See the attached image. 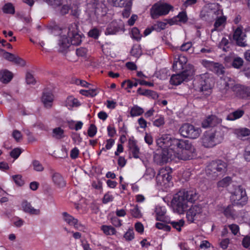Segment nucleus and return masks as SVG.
Returning <instances> with one entry per match:
<instances>
[{
	"label": "nucleus",
	"instance_id": "nucleus-1",
	"mask_svg": "<svg viewBox=\"0 0 250 250\" xmlns=\"http://www.w3.org/2000/svg\"><path fill=\"white\" fill-rule=\"evenodd\" d=\"M156 142L162 150L161 152L154 154V161L160 165L176 158L187 160L191 159L193 156L195 148L188 140L171 138L170 136L165 135Z\"/></svg>",
	"mask_w": 250,
	"mask_h": 250
},
{
	"label": "nucleus",
	"instance_id": "nucleus-2",
	"mask_svg": "<svg viewBox=\"0 0 250 250\" xmlns=\"http://www.w3.org/2000/svg\"><path fill=\"white\" fill-rule=\"evenodd\" d=\"M198 198V194L194 189L180 190L176 193L171 202L174 212L183 214L188 209V202L193 203Z\"/></svg>",
	"mask_w": 250,
	"mask_h": 250
},
{
	"label": "nucleus",
	"instance_id": "nucleus-3",
	"mask_svg": "<svg viewBox=\"0 0 250 250\" xmlns=\"http://www.w3.org/2000/svg\"><path fill=\"white\" fill-rule=\"evenodd\" d=\"M227 129L220 126L205 131L200 139L202 145L206 148H211L220 144L224 139Z\"/></svg>",
	"mask_w": 250,
	"mask_h": 250
},
{
	"label": "nucleus",
	"instance_id": "nucleus-4",
	"mask_svg": "<svg viewBox=\"0 0 250 250\" xmlns=\"http://www.w3.org/2000/svg\"><path fill=\"white\" fill-rule=\"evenodd\" d=\"M68 40L65 35H61L58 41V50L60 52L65 51L71 43L73 45H78V28L76 23L72 24L68 29Z\"/></svg>",
	"mask_w": 250,
	"mask_h": 250
},
{
	"label": "nucleus",
	"instance_id": "nucleus-5",
	"mask_svg": "<svg viewBox=\"0 0 250 250\" xmlns=\"http://www.w3.org/2000/svg\"><path fill=\"white\" fill-rule=\"evenodd\" d=\"M227 164L222 160L212 161L206 167V174L208 179L216 180L218 177L222 176L227 172Z\"/></svg>",
	"mask_w": 250,
	"mask_h": 250
},
{
	"label": "nucleus",
	"instance_id": "nucleus-6",
	"mask_svg": "<svg viewBox=\"0 0 250 250\" xmlns=\"http://www.w3.org/2000/svg\"><path fill=\"white\" fill-rule=\"evenodd\" d=\"M212 81L208 73L202 74L197 76L194 81V87L195 90L202 92L205 95H208L211 92Z\"/></svg>",
	"mask_w": 250,
	"mask_h": 250
},
{
	"label": "nucleus",
	"instance_id": "nucleus-7",
	"mask_svg": "<svg viewBox=\"0 0 250 250\" xmlns=\"http://www.w3.org/2000/svg\"><path fill=\"white\" fill-rule=\"evenodd\" d=\"M171 168L169 167L161 168L156 177L158 185L167 188L172 185Z\"/></svg>",
	"mask_w": 250,
	"mask_h": 250
},
{
	"label": "nucleus",
	"instance_id": "nucleus-8",
	"mask_svg": "<svg viewBox=\"0 0 250 250\" xmlns=\"http://www.w3.org/2000/svg\"><path fill=\"white\" fill-rule=\"evenodd\" d=\"M179 132L185 138L195 139L200 136L201 130L190 124L185 123L180 127Z\"/></svg>",
	"mask_w": 250,
	"mask_h": 250
},
{
	"label": "nucleus",
	"instance_id": "nucleus-9",
	"mask_svg": "<svg viewBox=\"0 0 250 250\" xmlns=\"http://www.w3.org/2000/svg\"><path fill=\"white\" fill-rule=\"evenodd\" d=\"M230 198L233 204L242 207L247 203L248 199L245 189L241 186L235 188Z\"/></svg>",
	"mask_w": 250,
	"mask_h": 250
},
{
	"label": "nucleus",
	"instance_id": "nucleus-10",
	"mask_svg": "<svg viewBox=\"0 0 250 250\" xmlns=\"http://www.w3.org/2000/svg\"><path fill=\"white\" fill-rule=\"evenodd\" d=\"M190 67L188 66L185 70H181L176 71L177 74H173L170 79V83L172 85H178L181 84L183 82H188L189 81L193 73L190 71Z\"/></svg>",
	"mask_w": 250,
	"mask_h": 250
},
{
	"label": "nucleus",
	"instance_id": "nucleus-11",
	"mask_svg": "<svg viewBox=\"0 0 250 250\" xmlns=\"http://www.w3.org/2000/svg\"><path fill=\"white\" fill-rule=\"evenodd\" d=\"M172 7L167 3H156L150 8V15L153 19L167 15Z\"/></svg>",
	"mask_w": 250,
	"mask_h": 250
},
{
	"label": "nucleus",
	"instance_id": "nucleus-12",
	"mask_svg": "<svg viewBox=\"0 0 250 250\" xmlns=\"http://www.w3.org/2000/svg\"><path fill=\"white\" fill-rule=\"evenodd\" d=\"M201 63L207 69L214 72L218 76L223 75L225 73V68L221 63L207 60H202Z\"/></svg>",
	"mask_w": 250,
	"mask_h": 250
},
{
	"label": "nucleus",
	"instance_id": "nucleus-13",
	"mask_svg": "<svg viewBox=\"0 0 250 250\" xmlns=\"http://www.w3.org/2000/svg\"><path fill=\"white\" fill-rule=\"evenodd\" d=\"M124 31L125 25L122 20L113 21L107 25L105 34L106 35H115Z\"/></svg>",
	"mask_w": 250,
	"mask_h": 250
},
{
	"label": "nucleus",
	"instance_id": "nucleus-14",
	"mask_svg": "<svg viewBox=\"0 0 250 250\" xmlns=\"http://www.w3.org/2000/svg\"><path fill=\"white\" fill-rule=\"evenodd\" d=\"M188 59L187 58L182 55H180L178 58H175V61L173 62L172 68L174 71H178L181 70H185L188 66L190 67V71L193 73L194 67L192 64L187 63Z\"/></svg>",
	"mask_w": 250,
	"mask_h": 250
},
{
	"label": "nucleus",
	"instance_id": "nucleus-15",
	"mask_svg": "<svg viewBox=\"0 0 250 250\" xmlns=\"http://www.w3.org/2000/svg\"><path fill=\"white\" fill-rule=\"evenodd\" d=\"M202 211L203 209L200 205L192 206L186 213V218L188 222L193 223L195 220H197Z\"/></svg>",
	"mask_w": 250,
	"mask_h": 250
},
{
	"label": "nucleus",
	"instance_id": "nucleus-16",
	"mask_svg": "<svg viewBox=\"0 0 250 250\" xmlns=\"http://www.w3.org/2000/svg\"><path fill=\"white\" fill-rule=\"evenodd\" d=\"M222 119L217 117L215 115H209L204 119L202 123V126L203 128H207L208 127H212L215 128L217 127L222 126Z\"/></svg>",
	"mask_w": 250,
	"mask_h": 250
},
{
	"label": "nucleus",
	"instance_id": "nucleus-17",
	"mask_svg": "<svg viewBox=\"0 0 250 250\" xmlns=\"http://www.w3.org/2000/svg\"><path fill=\"white\" fill-rule=\"evenodd\" d=\"M232 90L237 97L243 99H250V87L235 84L233 86Z\"/></svg>",
	"mask_w": 250,
	"mask_h": 250
},
{
	"label": "nucleus",
	"instance_id": "nucleus-18",
	"mask_svg": "<svg viewBox=\"0 0 250 250\" xmlns=\"http://www.w3.org/2000/svg\"><path fill=\"white\" fill-rule=\"evenodd\" d=\"M0 52L2 53L3 57L7 61L11 62L20 66L22 67L25 65V62L19 57L6 52L3 49H0Z\"/></svg>",
	"mask_w": 250,
	"mask_h": 250
},
{
	"label": "nucleus",
	"instance_id": "nucleus-19",
	"mask_svg": "<svg viewBox=\"0 0 250 250\" xmlns=\"http://www.w3.org/2000/svg\"><path fill=\"white\" fill-rule=\"evenodd\" d=\"M233 205L224 206L221 209V212L227 219L235 220L238 216L237 211L234 209Z\"/></svg>",
	"mask_w": 250,
	"mask_h": 250
},
{
	"label": "nucleus",
	"instance_id": "nucleus-20",
	"mask_svg": "<svg viewBox=\"0 0 250 250\" xmlns=\"http://www.w3.org/2000/svg\"><path fill=\"white\" fill-rule=\"evenodd\" d=\"M62 221L66 223L71 228L77 229L78 228V221L77 219L68 213L67 212H63L62 213Z\"/></svg>",
	"mask_w": 250,
	"mask_h": 250
},
{
	"label": "nucleus",
	"instance_id": "nucleus-21",
	"mask_svg": "<svg viewBox=\"0 0 250 250\" xmlns=\"http://www.w3.org/2000/svg\"><path fill=\"white\" fill-rule=\"evenodd\" d=\"M245 37L246 35L243 32L242 29L238 27L233 34V39L236 41L237 44L240 46H245Z\"/></svg>",
	"mask_w": 250,
	"mask_h": 250
},
{
	"label": "nucleus",
	"instance_id": "nucleus-22",
	"mask_svg": "<svg viewBox=\"0 0 250 250\" xmlns=\"http://www.w3.org/2000/svg\"><path fill=\"white\" fill-rule=\"evenodd\" d=\"M21 207L25 212L30 214L39 215L41 212L39 209L34 208L31 204L26 201L22 202Z\"/></svg>",
	"mask_w": 250,
	"mask_h": 250
},
{
	"label": "nucleus",
	"instance_id": "nucleus-23",
	"mask_svg": "<svg viewBox=\"0 0 250 250\" xmlns=\"http://www.w3.org/2000/svg\"><path fill=\"white\" fill-rule=\"evenodd\" d=\"M54 100V96L50 91L44 92L42 98V101L46 108L52 106Z\"/></svg>",
	"mask_w": 250,
	"mask_h": 250
},
{
	"label": "nucleus",
	"instance_id": "nucleus-24",
	"mask_svg": "<svg viewBox=\"0 0 250 250\" xmlns=\"http://www.w3.org/2000/svg\"><path fill=\"white\" fill-rule=\"evenodd\" d=\"M213 20L223 15V10L218 3H213L209 6Z\"/></svg>",
	"mask_w": 250,
	"mask_h": 250
},
{
	"label": "nucleus",
	"instance_id": "nucleus-25",
	"mask_svg": "<svg viewBox=\"0 0 250 250\" xmlns=\"http://www.w3.org/2000/svg\"><path fill=\"white\" fill-rule=\"evenodd\" d=\"M128 146L133 157L134 158H138L140 149L137 146L136 141L133 138H130L128 140Z\"/></svg>",
	"mask_w": 250,
	"mask_h": 250
},
{
	"label": "nucleus",
	"instance_id": "nucleus-26",
	"mask_svg": "<svg viewBox=\"0 0 250 250\" xmlns=\"http://www.w3.org/2000/svg\"><path fill=\"white\" fill-rule=\"evenodd\" d=\"M156 219L164 223L168 220L166 218V209L165 207L157 206L155 208Z\"/></svg>",
	"mask_w": 250,
	"mask_h": 250
},
{
	"label": "nucleus",
	"instance_id": "nucleus-27",
	"mask_svg": "<svg viewBox=\"0 0 250 250\" xmlns=\"http://www.w3.org/2000/svg\"><path fill=\"white\" fill-rule=\"evenodd\" d=\"M13 77V73L8 70L0 71V81L3 83H9Z\"/></svg>",
	"mask_w": 250,
	"mask_h": 250
},
{
	"label": "nucleus",
	"instance_id": "nucleus-28",
	"mask_svg": "<svg viewBox=\"0 0 250 250\" xmlns=\"http://www.w3.org/2000/svg\"><path fill=\"white\" fill-rule=\"evenodd\" d=\"M52 180L53 183L60 188L65 186V182L62 175L58 172H54L52 175Z\"/></svg>",
	"mask_w": 250,
	"mask_h": 250
},
{
	"label": "nucleus",
	"instance_id": "nucleus-29",
	"mask_svg": "<svg viewBox=\"0 0 250 250\" xmlns=\"http://www.w3.org/2000/svg\"><path fill=\"white\" fill-rule=\"evenodd\" d=\"M64 104L68 109L71 110L78 106V100L74 96H69L65 100Z\"/></svg>",
	"mask_w": 250,
	"mask_h": 250
},
{
	"label": "nucleus",
	"instance_id": "nucleus-30",
	"mask_svg": "<svg viewBox=\"0 0 250 250\" xmlns=\"http://www.w3.org/2000/svg\"><path fill=\"white\" fill-rule=\"evenodd\" d=\"M244 114V111L241 109H238L232 113H229L226 118L229 121H234L242 117Z\"/></svg>",
	"mask_w": 250,
	"mask_h": 250
},
{
	"label": "nucleus",
	"instance_id": "nucleus-31",
	"mask_svg": "<svg viewBox=\"0 0 250 250\" xmlns=\"http://www.w3.org/2000/svg\"><path fill=\"white\" fill-rule=\"evenodd\" d=\"M200 17L203 20L205 21H210L212 20H213L211 12L209 7L207 8L203 9L201 11Z\"/></svg>",
	"mask_w": 250,
	"mask_h": 250
},
{
	"label": "nucleus",
	"instance_id": "nucleus-32",
	"mask_svg": "<svg viewBox=\"0 0 250 250\" xmlns=\"http://www.w3.org/2000/svg\"><path fill=\"white\" fill-rule=\"evenodd\" d=\"M168 220V221L167 220L166 221V223L170 224L174 229H176L178 231H181V228L183 227L185 224V221L183 219H180L177 221Z\"/></svg>",
	"mask_w": 250,
	"mask_h": 250
},
{
	"label": "nucleus",
	"instance_id": "nucleus-33",
	"mask_svg": "<svg viewBox=\"0 0 250 250\" xmlns=\"http://www.w3.org/2000/svg\"><path fill=\"white\" fill-rule=\"evenodd\" d=\"M214 20H215V21L213 25V30H217L219 27L225 24L227 21V17L223 15Z\"/></svg>",
	"mask_w": 250,
	"mask_h": 250
},
{
	"label": "nucleus",
	"instance_id": "nucleus-34",
	"mask_svg": "<svg viewBox=\"0 0 250 250\" xmlns=\"http://www.w3.org/2000/svg\"><path fill=\"white\" fill-rule=\"evenodd\" d=\"M144 110L143 108L137 105H134L130 110V116L132 117L139 116L143 114Z\"/></svg>",
	"mask_w": 250,
	"mask_h": 250
},
{
	"label": "nucleus",
	"instance_id": "nucleus-35",
	"mask_svg": "<svg viewBox=\"0 0 250 250\" xmlns=\"http://www.w3.org/2000/svg\"><path fill=\"white\" fill-rule=\"evenodd\" d=\"M130 54L133 57L139 58L142 54L141 46L139 44H134L130 51Z\"/></svg>",
	"mask_w": 250,
	"mask_h": 250
},
{
	"label": "nucleus",
	"instance_id": "nucleus-36",
	"mask_svg": "<svg viewBox=\"0 0 250 250\" xmlns=\"http://www.w3.org/2000/svg\"><path fill=\"white\" fill-rule=\"evenodd\" d=\"M101 229L106 235H112L116 233L115 229L111 226L103 225L101 226Z\"/></svg>",
	"mask_w": 250,
	"mask_h": 250
},
{
	"label": "nucleus",
	"instance_id": "nucleus-37",
	"mask_svg": "<svg viewBox=\"0 0 250 250\" xmlns=\"http://www.w3.org/2000/svg\"><path fill=\"white\" fill-rule=\"evenodd\" d=\"M232 182V178L230 176H227L217 183L218 188H226L229 186Z\"/></svg>",
	"mask_w": 250,
	"mask_h": 250
},
{
	"label": "nucleus",
	"instance_id": "nucleus-38",
	"mask_svg": "<svg viewBox=\"0 0 250 250\" xmlns=\"http://www.w3.org/2000/svg\"><path fill=\"white\" fill-rule=\"evenodd\" d=\"M53 137L60 139L64 137V130L60 127L55 128L52 130Z\"/></svg>",
	"mask_w": 250,
	"mask_h": 250
},
{
	"label": "nucleus",
	"instance_id": "nucleus-39",
	"mask_svg": "<svg viewBox=\"0 0 250 250\" xmlns=\"http://www.w3.org/2000/svg\"><path fill=\"white\" fill-rule=\"evenodd\" d=\"M235 133L239 137H243L250 135V129L247 128H240L235 129Z\"/></svg>",
	"mask_w": 250,
	"mask_h": 250
},
{
	"label": "nucleus",
	"instance_id": "nucleus-40",
	"mask_svg": "<svg viewBox=\"0 0 250 250\" xmlns=\"http://www.w3.org/2000/svg\"><path fill=\"white\" fill-rule=\"evenodd\" d=\"M244 64V61L242 58L237 56H235L231 66L234 68L239 69Z\"/></svg>",
	"mask_w": 250,
	"mask_h": 250
},
{
	"label": "nucleus",
	"instance_id": "nucleus-41",
	"mask_svg": "<svg viewBox=\"0 0 250 250\" xmlns=\"http://www.w3.org/2000/svg\"><path fill=\"white\" fill-rule=\"evenodd\" d=\"M79 93L88 97H94L97 94L96 89H94L89 90L81 89L79 90Z\"/></svg>",
	"mask_w": 250,
	"mask_h": 250
},
{
	"label": "nucleus",
	"instance_id": "nucleus-42",
	"mask_svg": "<svg viewBox=\"0 0 250 250\" xmlns=\"http://www.w3.org/2000/svg\"><path fill=\"white\" fill-rule=\"evenodd\" d=\"M167 23L161 21H157L153 25V29L157 32H160L161 30L165 29Z\"/></svg>",
	"mask_w": 250,
	"mask_h": 250
},
{
	"label": "nucleus",
	"instance_id": "nucleus-43",
	"mask_svg": "<svg viewBox=\"0 0 250 250\" xmlns=\"http://www.w3.org/2000/svg\"><path fill=\"white\" fill-rule=\"evenodd\" d=\"M137 92L140 95H144L146 96H152L154 94H155V92L154 91L148 89H144L141 87H139L137 89Z\"/></svg>",
	"mask_w": 250,
	"mask_h": 250
},
{
	"label": "nucleus",
	"instance_id": "nucleus-44",
	"mask_svg": "<svg viewBox=\"0 0 250 250\" xmlns=\"http://www.w3.org/2000/svg\"><path fill=\"white\" fill-rule=\"evenodd\" d=\"M3 12L4 13L13 14L15 13V8L11 3L5 4L2 8Z\"/></svg>",
	"mask_w": 250,
	"mask_h": 250
},
{
	"label": "nucleus",
	"instance_id": "nucleus-45",
	"mask_svg": "<svg viewBox=\"0 0 250 250\" xmlns=\"http://www.w3.org/2000/svg\"><path fill=\"white\" fill-rule=\"evenodd\" d=\"M131 37L133 39H134L137 41L141 40L142 36L138 28L133 27L132 29Z\"/></svg>",
	"mask_w": 250,
	"mask_h": 250
},
{
	"label": "nucleus",
	"instance_id": "nucleus-46",
	"mask_svg": "<svg viewBox=\"0 0 250 250\" xmlns=\"http://www.w3.org/2000/svg\"><path fill=\"white\" fill-rule=\"evenodd\" d=\"M130 213L133 217L136 218H140L142 216L141 211L137 205H136L132 208L130 209Z\"/></svg>",
	"mask_w": 250,
	"mask_h": 250
},
{
	"label": "nucleus",
	"instance_id": "nucleus-47",
	"mask_svg": "<svg viewBox=\"0 0 250 250\" xmlns=\"http://www.w3.org/2000/svg\"><path fill=\"white\" fill-rule=\"evenodd\" d=\"M32 165L34 170L38 172H41L44 170V167L42 164L37 160H34L32 163Z\"/></svg>",
	"mask_w": 250,
	"mask_h": 250
},
{
	"label": "nucleus",
	"instance_id": "nucleus-48",
	"mask_svg": "<svg viewBox=\"0 0 250 250\" xmlns=\"http://www.w3.org/2000/svg\"><path fill=\"white\" fill-rule=\"evenodd\" d=\"M124 237L125 240L130 241L132 240L134 238V233L132 229H129L124 234Z\"/></svg>",
	"mask_w": 250,
	"mask_h": 250
},
{
	"label": "nucleus",
	"instance_id": "nucleus-49",
	"mask_svg": "<svg viewBox=\"0 0 250 250\" xmlns=\"http://www.w3.org/2000/svg\"><path fill=\"white\" fill-rule=\"evenodd\" d=\"M100 35L99 30L97 28H94L90 30L88 33V36L94 39H98Z\"/></svg>",
	"mask_w": 250,
	"mask_h": 250
},
{
	"label": "nucleus",
	"instance_id": "nucleus-50",
	"mask_svg": "<svg viewBox=\"0 0 250 250\" xmlns=\"http://www.w3.org/2000/svg\"><path fill=\"white\" fill-rule=\"evenodd\" d=\"M108 1L114 6L122 7L124 6L126 0H108Z\"/></svg>",
	"mask_w": 250,
	"mask_h": 250
},
{
	"label": "nucleus",
	"instance_id": "nucleus-51",
	"mask_svg": "<svg viewBox=\"0 0 250 250\" xmlns=\"http://www.w3.org/2000/svg\"><path fill=\"white\" fill-rule=\"evenodd\" d=\"M97 131L96 125L94 124H91L88 129L87 133L90 137H93L96 134Z\"/></svg>",
	"mask_w": 250,
	"mask_h": 250
},
{
	"label": "nucleus",
	"instance_id": "nucleus-52",
	"mask_svg": "<svg viewBox=\"0 0 250 250\" xmlns=\"http://www.w3.org/2000/svg\"><path fill=\"white\" fill-rule=\"evenodd\" d=\"M26 82L28 84H35L36 83L35 78L29 72H27L26 74Z\"/></svg>",
	"mask_w": 250,
	"mask_h": 250
},
{
	"label": "nucleus",
	"instance_id": "nucleus-53",
	"mask_svg": "<svg viewBox=\"0 0 250 250\" xmlns=\"http://www.w3.org/2000/svg\"><path fill=\"white\" fill-rule=\"evenodd\" d=\"M177 18L179 19V21L184 23L187 22L188 18L185 12L182 11L180 12L177 15Z\"/></svg>",
	"mask_w": 250,
	"mask_h": 250
},
{
	"label": "nucleus",
	"instance_id": "nucleus-54",
	"mask_svg": "<svg viewBox=\"0 0 250 250\" xmlns=\"http://www.w3.org/2000/svg\"><path fill=\"white\" fill-rule=\"evenodd\" d=\"M115 143V141L113 139H109L106 140V144L105 146V148H102L101 151H106V150L110 149ZM101 152H100L101 153Z\"/></svg>",
	"mask_w": 250,
	"mask_h": 250
},
{
	"label": "nucleus",
	"instance_id": "nucleus-55",
	"mask_svg": "<svg viewBox=\"0 0 250 250\" xmlns=\"http://www.w3.org/2000/svg\"><path fill=\"white\" fill-rule=\"evenodd\" d=\"M113 196L109 193H107L104 195L103 198V203L104 204H107L109 202L113 201Z\"/></svg>",
	"mask_w": 250,
	"mask_h": 250
},
{
	"label": "nucleus",
	"instance_id": "nucleus-56",
	"mask_svg": "<svg viewBox=\"0 0 250 250\" xmlns=\"http://www.w3.org/2000/svg\"><path fill=\"white\" fill-rule=\"evenodd\" d=\"M13 179L14 180L15 183L19 186H21L23 185L24 181L22 179V177L20 175H16L13 176Z\"/></svg>",
	"mask_w": 250,
	"mask_h": 250
},
{
	"label": "nucleus",
	"instance_id": "nucleus-57",
	"mask_svg": "<svg viewBox=\"0 0 250 250\" xmlns=\"http://www.w3.org/2000/svg\"><path fill=\"white\" fill-rule=\"evenodd\" d=\"M44 1L47 3L48 4L54 7H57L62 3V0H45Z\"/></svg>",
	"mask_w": 250,
	"mask_h": 250
},
{
	"label": "nucleus",
	"instance_id": "nucleus-58",
	"mask_svg": "<svg viewBox=\"0 0 250 250\" xmlns=\"http://www.w3.org/2000/svg\"><path fill=\"white\" fill-rule=\"evenodd\" d=\"M107 134L109 137H113L116 133V130L113 125H109L107 127Z\"/></svg>",
	"mask_w": 250,
	"mask_h": 250
},
{
	"label": "nucleus",
	"instance_id": "nucleus-59",
	"mask_svg": "<svg viewBox=\"0 0 250 250\" xmlns=\"http://www.w3.org/2000/svg\"><path fill=\"white\" fill-rule=\"evenodd\" d=\"M111 223L115 227H120L122 226V220L117 217H113L111 218Z\"/></svg>",
	"mask_w": 250,
	"mask_h": 250
},
{
	"label": "nucleus",
	"instance_id": "nucleus-60",
	"mask_svg": "<svg viewBox=\"0 0 250 250\" xmlns=\"http://www.w3.org/2000/svg\"><path fill=\"white\" fill-rule=\"evenodd\" d=\"M192 45L191 42L184 43L180 46V50L182 51H188L190 49Z\"/></svg>",
	"mask_w": 250,
	"mask_h": 250
},
{
	"label": "nucleus",
	"instance_id": "nucleus-61",
	"mask_svg": "<svg viewBox=\"0 0 250 250\" xmlns=\"http://www.w3.org/2000/svg\"><path fill=\"white\" fill-rule=\"evenodd\" d=\"M165 124V120L163 117H160L159 118L155 120L153 123L154 126L160 127L163 125Z\"/></svg>",
	"mask_w": 250,
	"mask_h": 250
},
{
	"label": "nucleus",
	"instance_id": "nucleus-62",
	"mask_svg": "<svg viewBox=\"0 0 250 250\" xmlns=\"http://www.w3.org/2000/svg\"><path fill=\"white\" fill-rule=\"evenodd\" d=\"M21 153V149L19 148H16L12 150L10 152V155L12 158L15 159H17Z\"/></svg>",
	"mask_w": 250,
	"mask_h": 250
},
{
	"label": "nucleus",
	"instance_id": "nucleus-63",
	"mask_svg": "<svg viewBox=\"0 0 250 250\" xmlns=\"http://www.w3.org/2000/svg\"><path fill=\"white\" fill-rule=\"evenodd\" d=\"M229 228L234 235H237L239 231V227L236 224H231L229 225Z\"/></svg>",
	"mask_w": 250,
	"mask_h": 250
},
{
	"label": "nucleus",
	"instance_id": "nucleus-64",
	"mask_svg": "<svg viewBox=\"0 0 250 250\" xmlns=\"http://www.w3.org/2000/svg\"><path fill=\"white\" fill-rule=\"evenodd\" d=\"M242 245L245 248H248L250 246V236L244 237L242 241Z\"/></svg>",
	"mask_w": 250,
	"mask_h": 250
}]
</instances>
